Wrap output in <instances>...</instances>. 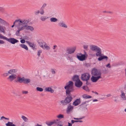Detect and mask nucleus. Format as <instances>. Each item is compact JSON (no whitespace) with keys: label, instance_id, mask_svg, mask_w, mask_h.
<instances>
[{"label":"nucleus","instance_id":"48","mask_svg":"<svg viewBox=\"0 0 126 126\" xmlns=\"http://www.w3.org/2000/svg\"><path fill=\"white\" fill-rule=\"evenodd\" d=\"M51 71L52 74H55L56 72L54 69H51Z\"/></svg>","mask_w":126,"mask_h":126},{"label":"nucleus","instance_id":"39","mask_svg":"<svg viewBox=\"0 0 126 126\" xmlns=\"http://www.w3.org/2000/svg\"><path fill=\"white\" fill-rule=\"evenodd\" d=\"M36 89L37 91L40 92H42L43 90V88L39 87H37L36 88Z\"/></svg>","mask_w":126,"mask_h":126},{"label":"nucleus","instance_id":"30","mask_svg":"<svg viewBox=\"0 0 126 126\" xmlns=\"http://www.w3.org/2000/svg\"><path fill=\"white\" fill-rule=\"evenodd\" d=\"M25 29L27 30H30L31 31L33 30L34 28L32 26H28L26 27Z\"/></svg>","mask_w":126,"mask_h":126},{"label":"nucleus","instance_id":"58","mask_svg":"<svg viewBox=\"0 0 126 126\" xmlns=\"http://www.w3.org/2000/svg\"><path fill=\"white\" fill-rule=\"evenodd\" d=\"M77 122H82L83 121L82 120H76Z\"/></svg>","mask_w":126,"mask_h":126},{"label":"nucleus","instance_id":"51","mask_svg":"<svg viewBox=\"0 0 126 126\" xmlns=\"http://www.w3.org/2000/svg\"><path fill=\"white\" fill-rule=\"evenodd\" d=\"M4 9L2 7H0V11L2 12H3L4 11Z\"/></svg>","mask_w":126,"mask_h":126},{"label":"nucleus","instance_id":"19","mask_svg":"<svg viewBox=\"0 0 126 126\" xmlns=\"http://www.w3.org/2000/svg\"><path fill=\"white\" fill-rule=\"evenodd\" d=\"M80 98L77 99L73 102V104L75 106H77L80 103Z\"/></svg>","mask_w":126,"mask_h":126},{"label":"nucleus","instance_id":"18","mask_svg":"<svg viewBox=\"0 0 126 126\" xmlns=\"http://www.w3.org/2000/svg\"><path fill=\"white\" fill-rule=\"evenodd\" d=\"M13 69H11L9 70L8 72L4 73H3L2 75V76L4 77H6L9 76V74L10 75L12 74L11 73H12V72H13V71H12V70H13Z\"/></svg>","mask_w":126,"mask_h":126},{"label":"nucleus","instance_id":"57","mask_svg":"<svg viewBox=\"0 0 126 126\" xmlns=\"http://www.w3.org/2000/svg\"><path fill=\"white\" fill-rule=\"evenodd\" d=\"M57 47V46H56V45H54L53 46V49H55L56 48V47Z\"/></svg>","mask_w":126,"mask_h":126},{"label":"nucleus","instance_id":"15","mask_svg":"<svg viewBox=\"0 0 126 126\" xmlns=\"http://www.w3.org/2000/svg\"><path fill=\"white\" fill-rule=\"evenodd\" d=\"M82 83L80 80L75 82V86L78 87H80L82 85Z\"/></svg>","mask_w":126,"mask_h":126},{"label":"nucleus","instance_id":"22","mask_svg":"<svg viewBox=\"0 0 126 126\" xmlns=\"http://www.w3.org/2000/svg\"><path fill=\"white\" fill-rule=\"evenodd\" d=\"M73 109V107L71 106L70 104H69V106L67 107L66 110V113H68L69 112L71 111Z\"/></svg>","mask_w":126,"mask_h":126},{"label":"nucleus","instance_id":"13","mask_svg":"<svg viewBox=\"0 0 126 126\" xmlns=\"http://www.w3.org/2000/svg\"><path fill=\"white\" fill-rule=\"evenodd\" d=\"M24 78H25L24 77L21 78L20 77H18L17 78V80H16L15 82H18L20 83H21L23 82V83Z\"/></svg>","mask_w":126,"mask_h":126},{"label":"nucleus","instance_id":"26","mask_svg":"<svg viewBox=\"0 0 126 126\" xmlns=\"http://www.w3.org/2000/svg\"><path fill=\"white\" fill-rule=\"evenodd\" d=\"M31 81L30 79H29L24 78L23 83L25 84H27L30 82Z\"/></svg>","mask_w":126,"mask_h":126},{"label":"nucleus","instance_id":"21","mask_svg":"<svg viewBox=\"0 0 126 126\" xmlns=\"http://www.w3.org/2000/svg\"><path fill=\"white\" fill-rule=\"evenodd\" d=\"M44 91L46 92H50L51 93L54 92V90L50 87H48L44 89Z\"/></svg>","mask_w":126,"mask_h":126},{"label":"nucleus","instance_id":"47","mask_svg":"<svg viewBox=\"0 0 126 126\" xmlns=\"http://www.w3.org/2000/svg\"><path fill=\"white\" fill-rule=\"evenodd\" d=\"M22 93L23 94H26L28 93V92L27 91H23L22 92Z\"/></svg>","mask_w":126,"mask_h":126},{"label":"nucleus","instance_id":"40","mask_svg":"<svg viewBox=\"0 0 126 126\" xmlns=\"http://www.w3.org/2000/svg\"><path fill=\"white\" fill-rule=\"evenodd\" d=\"M90 101H86L84 102H83L82 104L80 105L79 106L80 107H83V105L84 104H86L87 103H88Z\"/></svg>","mask_w":126,"mask_h":126},{"label":"nucleus","instance_id":"16","mask_svg":"<svg viewBox=\"0 0 126 126\" xmlns=\"http://www.w3.org/2000/svg\"><path fill=\"white\" fill-rule=\"evenodd\" d=\"M57 123L55 120H53L52 121L49 122L47 121L46 122V124L48 126H51L54 124H56Z\"/></svg>","mask_w":126,"mask_h":126},{"label":"nucleus","instance_id":"10","mask_svg":"<svg viewBox=\"0 0 126 126\" xmlns=\"http://www.w3.org/2000/svg\"><path fill=\"white\" fill-rule=\"evenodd\" d=\"M76 49L75 47H67L66 48V53L69 54H71L74 53Z\"/></svg>","mask_w":126,"mask_h":126},{"label":"nucleus","instance_id":"5","mask_svg":"<svg viewBox=\"0 0 126 126\" xmlns=\"http://www.w3.org/2000/svg\"><path fill=\"white\" fill-rule=\"evenodd\" d=\"M0 38L5 40L12 44H15L16 43H17L19 42V41L18 40L14 38H8L6 37L3 36L0 33Z\"/></svg>","mask_w":126,"mask_h":126},{"label":"nucleus","instance_id":"33","mask_svg":"<svg viewBox=\"0 0 126 126\" xmlns=\"http://www.w3.org/2000/svg\"><path fill=\"white\" fill-rule=\"evenodd\" d=\"M21 118L25 122H27L28 119L25 116L22 115L21 116Z\"/></svg>","mask_w":126,"mask_h":126},{"label":"nucleus","instance_id":"44","mask_svg":"<svg viewBox=\"0 0 126 126\" xmlns=\"http://www.w3.org/2000/svg\"><path fill=\"white\" fill-rule=\"evenodd\" d=\"M40 12L39 11L37 10L34 12V14L36 15H37L40 13Z\"/></svg>","mask_w":126,"mask_h":126},{"label":"nucleus","instance_id":"35","mask_svg":"<svg viewBox=\"0 0 126 126\" xmlns=\"http://www.w3.org/2000/svg\"><path fill=\"white\" fill-rule=\"evenodd\" d=\"M57 117L58 118L62 119L64 118L63 115L60 114L57 116Z\"/></svg>","mask_w":126,"mask_h":126},{"label":"nucleus","instance_id":"63","mask_svg":"<svg viewBox=\"0 0 126 126\" xmlns=\"http://www.w3.org/2000/svg\"><path fill=\"white\" fill-rule=\"evenodd\" d=\"M4 119H6V120H9V118H6L5 117H4Z\"/></svg>","mask_w":126,"mask_h":126},{"label":"nucleus","instance_id":"29","mask_svg":"<svg viewBox=\"0 0 126 126\" xmlns=\"http://www.w3.org/2000/svg\"><path fill=\"white\" fill-rule=\"evenodd\" d=\"M20 46L23 48L25 49L26 50H28V49L27 46L25 45L24 44H21L20 45Z\"/></svg>","mask_w":126,"mask_h":126},{"label":"nucleus","instance_id":"23","mask_svg":"<svg viewBox=\"0 0 126 126\" xmlns=\"http://www.w3.org/2000/svg\"><path fill=\"white\" fill-rule=\"evenodd\" d=\"M121 94L120 95L121 97L123 100H126V97L125 95V93L123 91H121Z\"/></svg>","mask_w":126,"mask_h":126},{"label":"nucleus","instance_id":"41","mask_svg":"<svg viewBox=\"0 0 126 126\" xmlns=\"http://www.w3.org/2000/svg\"><path fill=\"white\" fill-rule=\"evenodd\" d=\"M30 44H29V45L30 46L33 48V49L35 47V46L34 44H32V43H29Z\"/></svg>","mask_w":126,"mask_h":126},{"label":"nucleus","instance_id":"46","mask_svg":"<svg viewBox=\"0 0 126 126\" xmlns=\"http://www.w3.org/2000/svg\"><path fill=\"white\" fill-rule=\"evenodd\" d=\"M42 52L41 50H39L38 51L37 53V55L39 57L41 53Z\"/></svg>","mask_w":126,"mask_h":126},{"label":"nucleus","instance_id":"6","mask_svg":"<svg viewBox=\"0 0 126 126\" xmlns=\"http://www.w3.org/2000/svg\"><path fill=\"white\" fill-rule=\"evenodd\" d=\"M85 54H82L81 53H78L77 54V57L79 60L80 61H83L87 58L88 55L86 54L85 51H84Z\"/></svg>","mask_w":126,"mask_h":126},{"label":"nucleus","instance_id":"50","mask_svg":"<svg viewBox=\"0 0 126 126\" xmlns=\"http://www.w3.org/2000/svg\"><path fill=\"white\" fill-rule=\"evenodd\" d=\"M88 46L87 45H84L83 46V47L84 49H86L87 48Z\"/></svg>","mask_w":126,"mask_h":126},{"label":"nucleus","instance_id":"11","mask_svg":"<svg viewBox=\"0 0 126 126\" xmlns=\"http://www.w3.org/2000/svg\"><path fill=\"white\" fill-rule=\"evenodd\" d=\"M93 76L91 78V80L93 82H96L99 79L101 78V76Z\"/></svg>","mask_w":126,"mask_h":126},{"label":"nucleus","instance_id":"54","mask_svg":"<svg viewBox=\"0 0 126 126\" xmlns=\"http://www.w3.org/2000/svg\"><path fill=\"white\" fill-rule=\"evenodd\" d=\"M4 43V41L2 40H0V44H3Z\"/></svg>","mask_w":126,"mask_h":126},{"label":"nucleus","instance_id":"34","mask_svg":"<svg viewBox=\"0 0 126 126\" xmlns=\"http://www.w3.org/2000/svg\"><path fill=\"white\" fill-rule=\"evenodd\" d=\"M44 49H46L47 50H49L50 49V47L49 46H48L46 43L44 46Z\"/></svg>","mask_w":126,"mask_h":126},{"label":"nucleus","instance_id":"4","mask_svg":"<svg viewBox=\"0 0 126 126\" xmlns=\"http://www.w3.org/2000/svg\"><path fill=\"white\" fill-rule=\"evenodd\" d=\"M12 74H10L7 79L9 80L10 82L13 81L14 80L16 79L17 77V75L16 73L17 72V70L16 69H13L12 70Z\"/></svg>","mask_w":126,"mask_h":126},{"label":"nucleus","instance_id":"24","mask_svg":"<svg viewBox=\"0 0 126 126\" xmlns=\"http://www.w3.org/2000/svg\"><path fill=\"white\" fill-rule=\"evenodd\" d=\"M72 79L73 81H75L80 80L79 79V76L77 75H74L73 77L72 78Z\"/></svg>","mask_w":126,"mask_h":126},{"label":"nucleus","instance_id":"7","mask_svg":"<svg viewBox=\"0 0 126 126\" xmlns=\"http://www.w3.org/2000/svg\"><path fill=\"white\" fill-rule=\"evenodd\" d=\"M91 74L93 76H101V72L95 68H94L92 69Z\"/></svg>","mask_w":126,"mask_h":126},{"label":"nucleus","instance_id":"56","mask_svg":"<svg viewBox=\"0 0 126 126\" xmlns=\"http://www.w3.org/2000/svg\"><path fill=\"white\" fill-rule=\"evenodd\" d=\"M43 77H46V78H47L48 77V76L47 75V74H46V75H44Z\"/></svg>","mask_w":126,"mask_h":126},{"label":"nucleus","instance_id":"55","mask_svg":"<svg viewBox=\"0 0 126 126\" xmlns=\"http://www.w3.org/2000/svg\"><path fill=\"white\" fill-rule=\"evenodd\" d=\"M107 97H109L111 96V94H108L106 95Z\"/></svg>","mask_w":126,"mask_h":126},{"label":"nucleus","instance_id":"45","mask_svg":"<svg viewBox=\"0 0 126 126\" xmlns=\"http://www.w3.org/2000/svg\"><path fill=\"white\" fill-rule=\"evenodd\" d=\"M86 81V84L87 85H89L91 84V82L90 81H89L88 80Z\"/></svg>","mask_w":126,"mask_h":126},{"label":"nucleus","instance_id":"20","mask_svg":"<svg viewBox=\"0 0 126 126\" xmlns=\"http://www.w3.org/2000/svg\"><path fill=\"white\" fill-rule=\"evenodd\" d=\"M19 23L18 24L17 27L18 28V30L20 31L23 30L25 29L26 26H22L21 25H19Z\"/></svg>","mask_w":126,"mask_h":126},{"label":"nucleus","instance_id":"8","mask_svg":"<svg viewBox=\"0 0 126 126\" xmlns=\"http://www.w3.org/2000/svg\"><path fill=\"white\" fill-rule=\"evenodd\" d=\"M90 75L87 73L82 74L81 77V79L83 81H87L90 78Z\"/></svg>","mask_w":126,"mask_h":126},{"label":"nucleus","instance_id":"53","mask_svg":"<svg viewBox=\"0 0 126 126\" xmlns=\"http://www.w3.org/2000/svg\"><path fill=\"white\" fill-rule=\"evenodd\" d=\"M106 67H108L109 68H110L111 67L110 64V63H109L108 64L106 65Z\"/></svg>","mask_w":126,"mask_h":126},{"label":"nucleus","instance_id":"52","mask_svg":"<svg viewBox=\"0 0 126 126\" xmlns=\"http://www.w3.org/2000/svg\"><path fill=\"white\" fill-rule=\"evenodd\" d=\"M21 42L23 44L25 42V41L24 39H22L20 40Z\"/></svg>","mask_w":126,"mask_h":126},{"label":"nucleus","instance_id":"36","mask_svg":"<svg viewBox=\"0 0 126 126\" xmlns=\"http://www.w3.org/2000/svg\"><path fill=\"white\" fill-rule=\"evenodd\" d=\"M19 22V20H18V19L16 20L14 22L13 25L11 27L13 28L14 26L17 27V24H15V23L17 22Z\"/></svg>","mask_w":126,"mask_h":126},{"label":"nucleus","instance_id":"17","mask_svg":"<svg viewBox=\"0 0 126 126\" xmlns=\"http://www.w3.org/2000/svg\"><path fill=\"white\" fill-rule=\"evenodd\" d=\"M58 25L60 27L67 28L68 27L67 25L63 21H62L59 23Z\"/></svg>","mask_w":126,"mask_h":126},{"label":"nucleus","instance_id":"64","mask_svg":"<svg viewBox=\"0 0 126 126\" xmlns=\"http://www.w3.org/2000/svg\"><path fill=\"white\" fill-rule=\"evenodd\" d=\"M26 42H27V43H28L29 44H30L29 43L30 42H29V41H26Z\"/></svg>","mask_w":126,"mask_h":126},{"label":"nucleus","instance_id":"61","mask_svg":"<svg viewBox=\"0 0 126 126\" xmlns=\"http://www.w3.org/2000/svg\"><path fill=\"white\" fill-rule=\"evenodd\" d=\"M35 126H42V125H39L38 124H37Z\"/></svg>","mask_w":126,"mask_h":126},{"label":"nucleus","instance_id":"2","mask_svg":"<svg viewBox=\"0 0 126 126\" xmlns=\"http://www.w3.org/2000/svg\"><path fill=\"white\" fill-rule=\"evenodd\" d=\"M90 48L92 51L96 52L95 55L96 57H99L98 58L99 61H102L103 59L107 61L108 59V57L106 56L102 55L101 49L97 46L92 45L90 46Z\"/></svg>","mask_w":126,"mask_h":126},{"label":"nucleus","instance_id":"25","mask_svg":"<svg viewBox=\"0 0 126 126\" xmlns=\"http://www.w3.org/2000/svg\"><path fill=\"white\" fill-rule=\"evenodd\" d=\"M5 125L6 126H16L13 122H8L7 123L5 124Z\"/></svg>","mask_w":126,"mask_h":126},{"label":"nucleus","instance_id":"59","mask_svg":"<svg viewBox=\"0 0 126 126\" xmlns=\"http://www.w3.org/2000/svg\"><path fill=\"white\" fill-rule=\"evenodd\" d=\"M107 13H109L111 14H113V12L111 11H109Z\"/></svg>","mask_w":126,"mask_h":126},{"label":"nucleus","instance_id":"27","mask_svg":"<svg viewBox=\"0 0 126 126\" xmlns=\"http://www.w3.org/2000/svg\"><path fill=\"white\" fill-rule=\"evenodd\" d=\"M82 97L83 98L86 99L90 98L92 97V96H91L86 94H83L82 96Z\"/></svg>","mask_w":126,"mask_h":126},{"label":"nucleus","instance_id":"1","mask_svg":"<svg viewBox=\"0 0 126 126\" xmlns=\"http://www.w3.org/2000/svg\"><path fill=\"white\" fill-rule=\"evenodd\" d=\"M68 83L69 84L64 87V88L66 90V95L67 96L65 98V100L67 104L71 102L73 99L71 93L74 90L73 82L70 81H69Z\"/></svg>","mask_w":126,"mask_h":126},{"label":"nucleus","instance_id":"37","mask_svg":"<svg viewBox=\"0 0 126 126\" xmlns=\"http://www.w3.org/2000/svg\"><path fill=\"white\" fill-rule=\"evenodd\" d=\"M82 89L86 91H89L87 85L83 86L82 87Z\"/></svg>","mask_w":126,"mask_h":126},{"label":"nucleus","instance_id":"60","mask_svg":"<svg viewBox=\"0 0 126 126\" xmlns=\"http://www.w3.org/2000/svg\"><path fill=\"white\" fill-rule=\"evenodd\" d=\"M98 101V100L96 99H94L93 100V102H94L95 101Z\"/></svg>","mask_w":126,"mask_h":126},{"label":"nucleus","instance_id":"38","mask_svg":"<svg viewBox=\"0 0 126 126\" xmlns=\"http://www.w3.org/2000/svg\"><path fill=\"white\" fill-rule=\"evenodd\" d=\"M60 102L63 105H66L67 104L65 100H62Z\"/></svg>","mask_w":126,"mask_h":126},{"label":"nucleus","instance_id":"42","mask_svg":"<svg viewBox=\"0 0 126 126\" xmlns=\"http://www.w3.org/2000/svg\"><path fill=\"white\" fill-rule=\"evenodd\" d=\"M13 93L18 98H19L21 96L19 94H17L15 92L13 91Z\"/></svg>","mask_w":126,"mask_h":126},{"label":"nucleus","instance_id":"31","mask_svg":"<svg viewBox=\"0 0 126 126\" xmlns=\"http://www.w3.org/2000/svg\"><path fill=\"white\" fill-rule=\"evenodd\" d=\"M48 18V17H47L46 16H41L40 17V19L42 21H44Z\"/></svg>","mask_w":126,"mask_h":126},{"label":"nucleus","instance_id":"28","mask_svg":"<svg viewBox=\"0 0 126 126\" xmlns=\"http://www.w3.org/2000/svg\"><path fill=\"white\" fill-rule=\"evenodd\" d=\"M58 20V19L55 17H52L50 19V21L51 22H57Z\"/></svg>","mask_w":126,"mask_h":126},{"label":"nucleus","instance_id":"12","mask_svg":"<svg viewBox=\"0 0 126 126\" xmlns=\"http://www.w3.org/2000/svg\"><path fill=\"white\" fill-rule=\"evenodd\" d=\"M38 43L40 47L44 49V46L46 43L42 40H39L38 41Z\"/></svg>","mask_w":126,"mask_h":126},{"label":"nucleus","instance_id":"14","mask_svg":"<svg viewBox=\"0 0 126 126\" xmlns=\"http://www.w3.org/2000/svg\"><path fill=\"white\" fill-rule=\"evenodd\" d=\"M47 4L46 3H44L40 9V14L41 15H43L44 13V9L47 6Z\"/></svg>","mask_w":126,"mask_h":126},{"label":"nucleus","instance_id":"49","mask_svg":"<svg viewBox=\"0 0 126 126\" xmlns=\"http://www.w3.org/2000/svg\"><path fill=\"white\" fill-rule=\"evenodd\" d=\"M106 70L105 69V68H104V69L102 71V73L104 74H105L106 73Z\"/></svg>","mask_w":126,"mask_h":126},{"label":"nucleus","instance_id":"3","mask_svg":"<svg viewBox=\"0 0 126 126\" xmlns=\"http://www.w3.org/2000/svg\"><path fill=\"white\" fill-rule=\"evenodd\" d=\"M8 23L5 20L0 18V32L5 33L6 28L3 26L8 25Z\"/></svg>","mask_w":126,"mask_h":126},{"label":"nucleus","instance_id":"32","mask_svg":"<svg viewBox=\"0 0 126 126\" xmlns=\"http://www.w3.org/2000/svg\"><path fill=\"white\" fill-rule=\"evenodd\" d=\"M71 123H69V122H68V126H72V124H73L75 122H77L76 120H72L71 121Z\"/></svg>","mask_w":126,"mask_h":126},{"label":"nucleus","instance_id":"9","mask_svg":"<svg viewBox=\"0 0 126 126\" xmlns=\"http://www.w3.org/2000/svg\"><path fill=\"white\" fill-rule=\"evenodd\" d=\"M19 20V26L21 25L22 26H26V27L28 26L27 24L29 22V20H21L20 19H18Z\"/></svg>","mask_w":126,"mask_h":126},{"label":"nucleus","instance_id":"43","mask_svg":"<svg viewBox=\"0 0 126 126\" xmlns=\"http://www.w3.org/2000/svg\"><path fill=\"white\" fill-rule=\"evenodd\" d=\"M16 34L17 36L20 35V31L18 30L16 32Z\"/></svg>","mask_w":126,"mask_h":126},{"label":"nucleus","instance_id":"62","mask_svg":"<svg viewBox=\"0 0 126 126\" xmlns=\"http://www.w3.org/2000/svg\"><path fill=\"white\" fill-rule=\"evenodd\" d=\"M4 116H2L1 117V118H0V120H1V119H2V118H3V119H4Z\"/></svg>","mask_w":126,"mask_h":126}]
</instances>
